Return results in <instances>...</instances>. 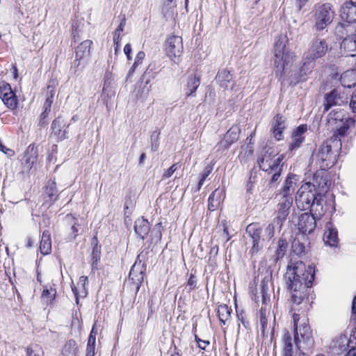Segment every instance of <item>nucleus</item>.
Wrapping results in <instances>:
<instances>
[{
  "instance_id": "f257e3e1",
  "label": "nucleus",
  "mask_w": 356,
  "mask_h": 356,
  "mask_svg": "<svg viewBox=\"0 0 356 356\" xmlns=\"http://www.w3.org/2000/svg\"><path fill=\"white\" fill-rule=\"evenodd\" d=\"M314 279L313 268L306 267L302 261L288 266L285 274L287 288L291 291V300L296 305H300L305 297L306 290L312 286Z\"/></svg>"
},
{
  "instance_id": "f03ea898",
  "label": "nucleus",
  "mask_w": 356,
  "mask_h": 356,
  "mask_svg": "<svg viewBox=\"0 0 356 356\" xmlns=\"http://www.w3.org/2000/svg\"><path fill=\"white\" fill-rule=\"evenodd\" d=\"M286 36L280 35L275 39L274 47L273 65L275 69V76L282 82L286 79L287 69L293 58V53L286 48Z\"/></svg>"
},
{
  "instance_id": "7ed1b4c3",
  "label": "nucleus",
  "mask_w": 356,
  "mask_h": 356,
  "mask_svg": "<svg viewBox=\"0 0 356 356\" xmlns=\"http://www.w3.org/2000/svg\"><path fill=\"white\" fill-rule=\"evenodd\" d=\"M339 145H341V139L337 138V136H333L312 154L313 159L316 160L322 170H325L335 164Z\"/></svg>"
},
{
  "instance_id": "20e7f679",
  "label": "nucleus",
  "mask_w": 356,
  "mask_h": 356,
  "mask_svg": "<svg viewBox=\"0 0 356 356\" xmlns=\"http://www.w3.org/2000/svg\"><path fill=\"white\" fill-rule=\"evenodd\" d=\"M328 123L333 129L336 130L337 138L339 136H344L347 131L355 124L354 117H350L346 111L341 109H334L328 117Z\"/></svg>"
},
{
  "instance_id": "39448f33",
  "label": "nucleus",
  "mask_w": 356,
  "mask_h": 356,
  "mask_svg": "<svg viewBox=\"0 0 356 356\" xmlns=\"http://www.w3.org/2000/svg\"><path fill=\"white\" fill-rule=\"evenodd\" d=\"M267 229L268 225L263 232L259 223H250L246 227V233L252 241V246L250 250L252 255L259 252L265 245L266 242L269 241L273 237L275 230L273 231L272 235L268 236Z\"/></svg>"
},
{
  "instance_id": "423d86ee",
  "label": "nucleus",
  "mask_w": 356,
  "mask_h": 356,
  "mask_svg": "<svg viewBox=\"0 0 356 356\" xmlns=\"http://www.w3.org/2000/svg\"><path fill=\"white\" fill-rule=\"evenodd\" d=\"M283 155L279 154L277 151L270 147H264L257 159L260 169L264 171L277 170L283 160Z\"/></svg>"
},
{
  "instance_id": "0eeeda50",
  "label": "nucleus",
  "mask_w": 356,
  "mask_h": 356,
  "mask_svg": "<svg viewBox=\"0 0 356 356\" xmlns=\"http://www.w3.org/2000/svg\"><path fill=\"white\" fill-rule=\"evenodd\" d=\"M294 341L299 350H310L314 347L312 331L305 321L300 324L299 327L294 329Z\"/></svg>"
},
{
  "instance_id": "6e6552de",
  "label": "nucleus",
  "mask_w": 356,
  "mask_h": 356,
  "mask_svg": "<svg viewBox=\"0 0 356 356\" xmlns=\"http://www.w3.org/2000/svg\"><path fill=\"white\" fill-rule=\"evenodd\" d=\"M334 11L330 3H323L316 7L314 13V29L317 31L325 29L334 19Z\"/></svg>"
},
{
  "instance_id": "1a4fd4ad",
  "label": "nucleus",
  "mask_w": 356,
  "mask_h": 356,
  "mask_svg": "<svg viewBox=\"0 0 356 356\" xmlns=\"http://www.w3.org/2000/svg\"><path fill=\"white\" fill-rule=\"evenodd\" d=\"M327 49L328 44L326 40L316 36L310 42L308 50L305 53V60L314 62L324 56Z\"/></svg>"
},
{
  "instance_id": "9d476101",
  "label": "nucleus",
  "mask_w": 356,
  "mask_h": 356,
  "mask_svg": "<svg viewBox=\"0 0 356 356\" xmlns=\"http://www.w3.org/2000/svg\"><path fill=\"white\" fill-rule=\"evenodd\" d=\"M166 55L175 63L179 61L183 51L182 38L177 35H171L166 40L165 44Z\"/></svg>"
},
{
  "instance_id": "9b49d317",
  "label": "nucleus",
  "mask_w": 356,
  "mask_h": 356,
  "mask_svg": "<svg viewBox=\"0 0 356 356\" xmlns=\"http://www.w3.org/2000/svg\"><path fill=\"white\" fill-rule=\"evenodd\" d=\"M293 202H283L278 204L277 216L273 219L271 223L268 225L266 230L267 235H272V232L275 229H281L283 222L286 220L289 214V211L292 206Z\"/></svg>"
},
{
  "instance_id": "f8f14e48",
  "label": "nucleus",
  "mask_w": 356,
  "mask_h": 356,
  "mask_svg": "<svg viewBox=\"0 0 356 356\" xmlns=\"http://www.w3.org/2000/svg\"><path fill=\"white\" fill-rule=\"evenodd\" d=\"M0 98L3 104L10 109L14 110L17 106V99L10 84H0Z\"/></svg>"
},
{
  "instance_id": "ddd939ff",
  "label": "nucleus",
  "mask_w": 356,
  "mask_h": 356,
  "mask_svg": "<svg viewBox=\"0 0 356 356\" xmlns=\"http://www.w3.org/2000/svg\"><path fill=\"white\" fill-rule=\"evenodd\" d=\"M92 42L90 40H86L78 45L76 49V56L73 65L76 70L82 69L83 65L81 61L87 59L90 56V47Z\"/></svg>"
},
{
  "instance_id": "4468645a",
  "label": "nucleus",
  "mask_w": 356,
  "mask_h": 356,
  "mask_svg": "<svg viewBox=\"0 0 356 356\" xmlns=\"http://www.w3.org/2000/svg\"><path fill=\"white\" fill-rule=\"evenodd\" d=\"M316 227V219L308 212L302 213L299 216L298 227L299 232L303 234H312Z\"/></svg>"
},
{
  "instance_id": "2eb2a0df",
  "label": "nucleus",
  "mask_w": 356,
  "mask_h": 356,
  "mask_svg": "<svg viewBox=\"0 0 356 356\" xmlns=\"http://www.w3.org/2000/svg\"><path fill=\"white\" fill-rule=\"evenodd\" d=\"M318 200L316 184L310 181L302 184L296 195V200Z\"/></svg>"
},
{
  "instance_id": "dca6fc26",
  "label": "nucleus",
  "mask_w": 356,
  "mask_h": 356,
  "mask_svg": "<svg viewBox=\"0 0 356 356\" xmlns=\"http://www.w3.org/2000/svg\"><path fill=\"white\" fill-rule=\"evenodd\" d=\"M345 102H347V97L344 93L334 89L325 95L324 111H327L332 106L341 105Z\"/></svg>"
},
{
  "instance_id": "f3484780",
  "label": "nucleus",
  "mask_w": 356,
  "mask_h": 356,
  "mask_svg": "<svg viewBox=\"0 0 356 356\" xmlns=\"http://www.w3.org/2000/svg\"><path fill=\"white\" fill-rule=\"evenodd\" d=\"M307 131V124L298 126L291 134V141L289 145V150L293 152L298 149L305 140V134Z\"/></svg>"
},
{
  "instance_id": "a211bd4d",
  "label": "nucleus",
  "mask_w": 356,
  "mask_h": 356,
  "mask_svg": "<svg viewBox=\"0 0 356 356\" xmlns=\"http://www.w3.org/2000/svg\"><path fill=\"white\" fill-rule=\"evenodd\" d=\"M286 127V118L280 114H277L271 122L270 131L277 140L283 138V131Z\"/></svg>"
},
{
  "instance_id": "6ab92c4d",
  "label": "nucleus",
  "mask_w": 356,
  "mask_h": 356,
  "mask_svg": "<svg viewBox=\"0 0 356 356\" xmlns=\"http://www.w3.org/2000/svg\"><path fill=\"white\" fill-rule=\"evenodd\" d=\"M323 239L325 244L330 247H337L338 245V232L331 222L325 224Z\"/></svg>"
},
{
  "instance_id": "aec40b11",
  "label": "nucleus",
  "mask_w": 356,
  "mask_h": 356,
  "mask_svg": "<svg viewBox=\"0 0 356 356\" xmlns=\"http://www.w3.org/2000/svg\"><path fill=\"white\" fill-rule=\"evenodd\" d=\"M66 122L61 118H56L51 123V135L56 138L58 140H63L67 138V131L65 130Z\"/></svg>"
},
{
  "instance_id": "412c9836",
  "label": "nucleus",
  "mask_w": 356,
  "mask_h": 356,
  "mask_svg": "<svg viewBox=\"0 0 356 356\" xmlns=\"http://www.w3.org/2000/svg\"><path fill=\"white\" fill-rule=\"evenodd\" d=\"M340 17L348 24L356 22V5L345 2L341 7Z\"/></svg>"
},
{
  "instance_id": "4be33fe9",
  "label": "nucleus",
  "mask_w": 356,
  "mask_h": 356,
  "mask_svg": "<svg viewBox=\"0 0 356 356\" xmlns=\"http://www.w3.org/2000/svg\"><path fill=\"white\" fill-rule=\"evenodd\" d=\"M38 158V151L33 144L28 146L22 159V165L24 169L29 170L32 168Z\"/></svg>"
},
{
  "instance_id": "5701e85b",
  "label": "nucleus",
  "mask_w": 356,
  "mask_h": 356,
  "mask_svg": "<svg viewBox=\"0 0 356 356\" xmlns=\"http://www.w3.org/2000/svg\"><path fill=\"white\" fill-rule=\"evenodd\" d=\"M341 49L346 56H356V34L345 38L341 43Z\"/></svg>"
},
{
  "instance_id": "b1692460",
  "label": "nucleus",
  "mask_w": 356,
  "mask_h": 356,
  "mask_svg": "<svg viewBox=\"0 0 356 356\" xmlns=\"http://www.w3.org/2000/svg\"><path fill=\"white\" fill-rule=\"evenodd\" d=\"M240 129L238 126H232L225 134L223 139L220 142V145L227 149L229 146L238 140Z\"/></svg>"
},
{
  "instance_id": "393cba45",
  "label": "nucleus",
  "mask_w": 356,
  "mask_h": 356,
  "mask_svg": "<svg viewBox=\"0 0 356 356\" xmlns=\"http://www.w3.org/2000/svg\"><path fill=\"white\" fill-rule=\"evenodd\" d=\"M216 79L220 86L225 89L232 90L234 86L232 75L230 74L229 71L225 69H222L218 72Z\"/></svg>"
},
{
  "instance_id": "a878e982",
  "label": "nucleus",
  "mask_w": 356,
  "mask_h": 356,
  "mask_svg": "<svg viewBox=\"0 0 356 356\" xmlns=\"http://www.w3.org/2000/svg\"><path fill=\"white\" fill-rule=\"evenodd\" d=\"M300 70L298 75L295 74V77L289 78L287 80L291 85H296L298 83L304 81V78L307 74L310 73L314 67L312 61L305 60Z\"/></svg>"
},
{
  "instance_id": "bb28decb",
  "label": "nucleus",
  "mask_w": 356,
  "mask_h": 356,
  "mask_svg": "<svg viewBox=\"0 0 356 356\" xmlns=\"http://www.w3.org/2000/svg\"><path fill=\"white\" fill-rule=\"evenodd\" d=\"M298 181L297 175L293 174L288 175L280 193L283 197H286L294 192Z\"/></svg>"
},
{
  "instance_id": "cd10ccee",
  "label": "nucleus",
  "mask_w": 356,
  "mask_h": 356,
  "mask_svg": "<svg viewBox=\"0 0 356 356\" xmlns=\"http://www.w3.org/2000/svg\"><path fill=\"white\" fill-rule=\"evenodd\" d=\"M301 204H306L307 208H309V213L314 216L315 219H318L324 214L325 210L322 202H298Z\"/></svg>"
},
{
  "instance_id": "c85d7f7f",
  "label": "nucleus",
  "mask_w": 356,
  "mask_h": 356,
  "mask_svg": "<svg viewBox=\"0 0 356 356\" xmlns=\"http://www.w3.org/2000/svg\"><path fill=\"white\" fill-rule=\"evenodd\" d=\"M200 84V75L195 73L188 76L186 83V92L187 97L194 95L196 90Z\"/></svg>"
},
{
  "instance_id": "c756f323",
  "label": "nucleus",
  "mask_w": 356,
  "mask_h": 356,
  "mask_svg": "<svg viewBox=\"0 0 356 356\" xmlns=\"http://www.w3.org/2000/svg\"><path fill=\"white\" fill-rule=\"evenodd\" d=\"M149 229V223L147 220L145 219L143 217L138 218L135 221L134 230L141 238H145V237L148 234Z\"/></svg>"
},
{
  "instance_id": "7c9ffc66",
  "label": "nucleus",
  "mask_w": 356,
  "mask_h": 356,
  "mask_svg": "<svg viewBox=\"0 0 356 356\" xmlns=\"http://www.w3.org/2000/svg\"><path fill=\"white\" fill-rule=\"evenodd\" d=\"M140 264H135L131 268L129 277L138 287L143 281L144 273Z\"/></svg>"
},
{
  "instance_id": "2f4dec72",
  "label": "nucleus",
  "mask_w": 356,
  "mask_h": 356,
  "mask_svg": "<svg viewBox=\"0 0 356 356\" xmlns=\"http://www.w3.org/2000/svg\"><path fill=\"white\" fill-rule=\"evenodd\" d=\"M55 179H49L44 188V198H49L50 200H56L58 197Z\"/></svg>"
},
{
  "instance_id": "473e14b6",
  "label": "nucleus",
  "mask_w": 356,
  "mask_h": 356,
  "mask_svg": "<svg viewBox=\"0 0 356 356\" xmlns=\"http://www.w3.org/2000/svg\"><path fill=\"white\" fill-rule=\"evenodd\" d=\"M340 81L344 87L351 88L355 86L356 83V72L355 70L346 71L341 74Z\"/></svg>"
},
{
  "instance_id": "72a5a7b5",
  "label": "nucleus",
  "mask_w": 356,
  "mask_h": 356,
  "mask_svg": "<svg viewBox=\"0 0 356 356\" xmlns=\"http://www.w3.org/2000/svg\"><path fill=\"white\" fill-rule=\"evenodd\" d=\"M282 356H293V346L290 334L286 332L282 336Z\"/></svg>"
},
{
  "instance_id": "f704fd0d",
  "label": "nucleus",
  "mask_w": 356,
  "mask_h": 356,
  "mask_svg": "<svg viewBox=\"0 0 356 356\" xmlns=\"http://www.w3.org/2000/svg\"><path fill=\"white\" fill-rule=\"evenodd\" d=\"M40 250L42 254H48L51 252V241L49 232H43L40 244Z\"/></svg>"
},
{
  "instance_id": "c9c22d12",
  "label": "nucleus",
  "mask_w": 356,
  "mask_h": 356,
  "mask_svg": "<svg viewBox=\"0 0 356 356\" xmlns=\"http://www.w3.org/2000/svg\"><path fill=\"white\" fill-rule=\"evenodd\" d=\"M346 338L344 337H340L335 340H332L330 345V351L334 355H339L344 350L345 348Z\"/></svg>"
},
{
  "instance_id": "e433bc0d",
  "label": "nucleus",
  "mask_w": 356,
  "mask_h": 356,
  "mask_svg": "<svg viewBox=\"0 0 356 356\" xmlns=\"http://www.w3.org/2000/svg\"><path fill=\"white\" fill-rule=\"evenodd\" d=\"M77 350L76 342L73 339H70L65 344L63 348L62 356H76Z\"/></svg>"
},
{
  "instance_id": "4c0bfd02",
  "label": "nucleus",
  "mask_w": 356,
  "mask_h": 356,
  "mask_svg": "<svg viewBox=\"0 0 356 356\" xmlns=\"http://www.w3.org/2000/svg\"><path fill=\"white\" fill-rule=\"evenodd\" d=\"M56 294V291L55 289L51 287L48 289L47 286L43 287V291L41 296L42 301L44 304L48 305L52 303L54 300Z\"/></svg>"
},
{
  "instance_id": "58836bf2",
  "label": "nucleus",
  "mask_w": 356,
  "mask_h": 356,
  "mask_svg": "<svg viewBox=\"0 0 356 356\" xmlns=\"http://www.w3.org/2000/svg\"><path fill=\"white\" fill-rule=\"evenodd\" d=\"M313 180L314 183L316 185L317 184L319 189V192H317V195H320L321 193L326 191L327 188V179L326 177H323L320 173H316L314 175Z\"/></svg>"
},
{
  "instance_id": "ea45409f",
  "label": "nucleus",
  "mask_w": 356,
  "mask_h": 356,
  "mask_svg": "<svg viewBox=\"0 0 356 356\" xmlns=\"http://www.w3.org/2000/svg\"><path fill=\"white\" fill-rule=\"evenodd\" d=\"M219 320L224 325L229 321L231 315V309L226 305H220L218 307Z\"/></svg>"
},
{
  "instance_id": "a19ab883",
  "label": "nucleus",
  "mask_w": 356,
  "mask_h": 356,
  "mask_svg": "<svg viewBox=\"0 0 356 356\" xmlns=\"http://www.w3.org/2000/svg\"><path fill=\"white\" fill-rule=\"evenodd\" d=\"M287 246L288 244L286 240L279 239L277 242V248L275 251L276 261L279 260L280 259H282L284 256L286 252Z\"/></svg>"
},
{
  "instance_id": "79ce46f5",
  "label": "nucleus",
  "mask_w": 356,
  "mask_h": 356,
  "mask_svg": "<svg viewBox=\"0 0 356 356\" xmlns=\"http://www.w3.org/2000/svg\"><path fill=\"white\" fill-rule=\"evenodd\" d=\"M55 95V89L54 88L48 86L47 87V98L44 103L43 108L44 109H46V111H50L51 104L53 103V99Z\"/></svg>"
},
{
  "instance_id": "37998d69",
  "label": "nucleus",
  "mask_w": 356,
  "mask_h": 356,
  "mask_svg": "<svg viewBox=\"0 0 356 356\" xmlns=\"http://www.w3.org/2000/svg\"><path fill=\"white\" fill-rule=\"evenodd\" d=\"M176 7L173 0H167L163 6L162 12L165 17H172Z\"/></svg>"
},
{
  "instance_id": "c03bdc74",
  "label": "nucleus",
  "mask_w": 356,
  "mask_h": 356,
  "mask_svg": "<svg viewBox=\"0 0 356 356\" xmlns=\"http://www.w3.org/2000/svg\"><path fill=\"white\" fill-rule=\"evenodd\" d=\"M268 280L264 279L260 285V293L262 297L263 304H266V302L269 300L270 296L268 294Z\"/></svg>"
},
{
  "instance_id": "a18cd8bd",
  "label": "nucleus",
  "mask_w": 356,
  "mask_h": 356,
  "mask_svg": "<svg viewBox=\"0 0 356 356\" xmlns=\"http://www.w3.org/2000/svg\"><path fill=\"white\" fill-rule=\"evenodd\" d=\"M213 170V166L211 165H207L202 173L200 175V179L199 180L198 184H197V190L199 191L202 185L204 184V181L206 179L209 177V175L211 173Z\"/></svg>"
},
{
  "instance_id": "49530a36",
  "label": "nucleus",
  "mask_w": 356,
  "mask_h": 356,
  "mask_svg": "<svg viewBox=\"0 0 356 356\" xmlns=\"http://www.w3.org/2000/svg\"><path fill=\"white\" fill-rule=\"evenodd\" d=\"M159 135L160 132L157 130L154 131L150 136L151 141V149L153 152H156L159 147Z\"/></svg>"
},
{
  "instance_id": "de8ad7c7",
  "label": "nucleus",
  "mask_w": 356,
  "mask_h": 356,
  "mask_svg": "<svg viewBox=\"0 0 356 356\" xmlns=\"http://www.w3.org/2000/svg\"><path fill=\"white\" fill-rule=\"evenodd\" d=\"M101 250L100 247L95 245L92 249V268H97V263L100 260Z\"/></svg>"
},
{
  "instance_id": "09e8293b",
  "label": "nucleus",
  "mask_w": 356,
  "mask_h": 356,
  "mask_svg": "<svg viewBox=\"0 0 356 356\" xmlns=\"http://www.w3.org/2000/svg\"><path fill=\"white\" fill-rule=\"evenodd\" d=\"M26 355L27 356H42V352L38 346H35L34 348L28 347Z\"/></svg>"
},
{
  "instance_id": "8fccbe9b",
  "label": "nucleus",
  "mask_w": 356,
  "mask_h": 356,
  "mask_svg": "<svg viewBox=\"0 0 356 356\" xmlns=\"http://www.w3.org/2000/svg\"><path fill=\"white\" fill-rule=\"evenodd\" d=\"M197 280L196 277L193 274H191L187 282V285L189 287V290L192 291L197 288Z\"/></svg>"
},
{
  "instance_id": "3c124183",
  "label": "nucleus",
  "mask_w": 356,
  "mask_h": 356,
  "mask_svg": "<svg viewBox=\"0 0 356 356\" xmlns=\"http://www.w3.org/2000/svg\"><path fill=\"white\" fill-rule=\"evenodd\" d=\"M97 334V324L96 323L93 325L92 328L90 331L88 343H92L95 344L96 336Z\"/></svg>"
},
{
  "instance_id": "603ef678",
  "label": "nucleus",
  "mask_w": 356,
  "mask_h": 356,
  "mask_svg": "<svg viewBox=\"0 0 356 356\" xmlns=\"http://www.w3.org/2000/svg\"><path fill=\"white\" fill-rule=\"evenodd\" d=\"M280 171H281L280 166L278 167V168L277 170H271L268 171L269 173H273V176L271 178L272 182H275L279 179L280 177Z\"/></svg>"
},
{
  "instance_id": "864d4df0",
  "label": "nucleus",
  "mask_w": 356,
  "mask_h": 356,
  "mask_svg": "<svg viewBox=\"0 0 356 356\" xmlns=\"http://www.w3.org/2000/svg\"><path fill=\"white\" fill-rule=\"evenodd\" d=\"M95 350V344L92 343H88L86 347V356H94Z\"/></svg>"
},
{
  "instance_id": "5fc2aeb1",
  "label": "nucleus",
  "mask_w": 356,
  "mask_h": 356,
  "mask_svg": "<svg viewBox=\"0 0 356 356\" xmlns=\"http://www.w3.org/2000/svg\"><path fill=\"white\" fill-rule=\"evenodd\" d=\"M145 54L144 51H140L138 52V54H136V56L135 58L134 63H135V66H138V65H140L142 63V61L143 60V59L145 58Z\"/></svg>"
},
{
  "instance_id": "6e6d98bb",
  "label": "nucleus",
  "mask_w": 356,
  "mask_h": 356,
  "mask_svg": "<svg viewBox=\"0 0 356 356\" xmlns=\"http://www.w3.org/2000/svg\"><path fill=\"white\" fill-rule=\"evenodd\" d=\"M0 151L3 152L5 154H7L10 156L14 155V151L6 147L2 143L1 140L0 139Z\"/></svg>"
},
{
  "instance_id": "4d7b16f0",
  "label": "nucleus",
  "mask_w": 356,
  "mask_h": 356,
  "mask_svg": "<svg viewBox=\"0 0 356 356\" xmlns=\"http://www.w3.org/2000/svg\"><path fill=\"white\" fill-rule=\"evenodd\" d=\"M161 223H157L152 229V233H155V237L158 239H161Z\"/></svg>"
},
{
  "instance_id": "13d9d810",
  "label": "nucleus",
  "mask_w": 356,
  "mask_h": 356,
  "mask_svg": "<svg viewBox=\"0 0 356 356\" xmlns=\"http://www.w3.org/2000/svg\"><path fill=\"white\" fill-rule=\"evenodd\" d=\"M350 107L353 113H356V90L353 93L351 96Z\"/></svg>"
},
{
  "instance_id": "bf43d9fd",
  "label": "nucleus",
  "mask_w": 356,
  "mask_h": 356,
  "mask_svg": "<svg viewBox=\"0 0 356 356\" xmlns=\"http://www.w3.org/2000/svg\"><path fill=\"white\" fill-rule=\"evenodd\" d=\"M176 165H177V164H173L172 165H171L167 170V171L163 174V177L165 178L170 177L172 175V174L174 173V172L177 170Z\"/></svg>"
},
{
  "instance_id": "052dcab7",
  "label": "nucleus",
  "mask_w": 356,
  "mask_h": 356,
  "mask_svg": "<svg viewBox=\"0 0 356 356\" xmlns=\"http://www.w3.org/2000/svg\"><path fill=\"white\" fill-rule=\"evenodd\" d=\"M237 316L238 320L241 322V323L245 327H248L249 325L248 321L245 320V318L244 316L243 312H241L239 314H237Z\"/></svg>"
},
{
  "instance_id": "680f3d73",
  "label": "nucleus",
  "mask_w": 356,
  "mask_h": 356,
  "mask_svg": "<svg viewBox=\"0 0 356 356\" xmlns=\"http://www.w3.org/2000/svg\"><path fill=\"white\" fill-rule=\"evenodd\" d=\"M261 317H260V323L262 326V327L264 329L265 327L267 325V318L264 316V313L263 312L262 308L261 309Z\"/></svg>"
},
{
  "instance_id": "e2e57ef3",
  "label": "nucleus",
  "mask_w": 356,
  "mask_h": 356,
  "mask_svg": "<svg viewBox=\"0 0 356 356\" xmlns=\"http://www.w3.org/2000/svg\"><path fill=\"white\" fill-rule=\"evenodd\" d=\"M218 205H219V202H209L207 207L209 211H215L216 209V208L218 207Z\"/></svg>"
},
{
  "instance_id": "0e129e2a",
  "label": "nucleus",
  "mask_w": 356,
  "mask_h": 356,
  "mask_svg": "<svg viewBox=\"0 0 356 356\" xmlns=\"http://www.w3.org/2000/svg\"><path fill=\"white\" fill-rule=\"evenodd\" d=\"M125 22H126V19L124 17H123L118 27L116 29L115 31H118V33H120V32L123 31L124 26L125 25Z\"/></svg>"
},
{
  "instance_id": "69168bd1",
  "label": "nucleus",
  "mask_w": 356,
  "mask_h": 356,
  "mask_svg": "<svg viewBox=\"0 0 356 356\" xmlns=\"http://www.w3.org/2000/svg\"><path fill=\"white\" fill-rule=\"evenodd\" d=\"M209 344V341L201 340L200 342L198 341V347L202 350H205L207 346Z\"/></svg>"
},
{
  "instance_id": "338daca9",
  "label": "nucleus",
  "mask_w": 356,
  "mask_h": 356,
  "mask_svg": "<svg viewBox=\"0 0 356 356\" xmlns=\"http://www.w3.org/2000/svg\"><path fill=\"white\" fill-rule=\"evenodd\" d=\"M88 282V277L86 276H81L78 284H81L82 287L85 288L86 283Z\"/></svg>"
},
{
  "instance_id": "774afa93",
  "label": "nucleus",
  "mask_w": 356,
  "mask_h": 356,
  "mask_svg": "<svg viewBox=\"0 0 356 356\" xmlns=\"http://www.w3.org/2000/svg\"><path fill=\"white\" fill-rule=\"evenodd\" d=\"M352 313L354 319L356 320V296L354 298L352 305Z\"/></svg>"
}]
</instances>
